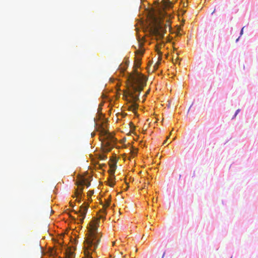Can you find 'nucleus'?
Returning <instances> with one entry per match:
<instances>
[{
  "label": "nucleus",
  "mask_w": 258,
  "mask_h": 258,
  "mask_svg": "<svg viewBox=\"0 0 258 258\" xmlns=\"http://www.w3.org/2000/svg\"><path fill=\"white\" fill-rule=\"evenodd\" d=\"M99 138L103 145V149L96 152L97 159L100 161H105L107 159V154L113 148L111 135L109 130L101 127L98 130Z\"/></svg>",
  "instance_id": "7ed1b4c3"
},
{
  "label": "nucleus",
  "mask_w": 258,
  "mask_h": 258,
  "mask_svg": "<svg viewBox=\"0 0 258 258\" xmlns=\"http://www.w3.org/2000/svg\"><path fill=\"white\" fill-rule=\"evenodd\" d=\"M240 37V36H239V37H238V38H237L236 39V41H235L236 43H237V42L239 41Z\"/></svg>",
  "instance_id": "dca6fc26"
},
{
  "label": "nucleus",
  "mask_w": 258,
  "mask_h": 258,
  "mask_svg": "<svg viewBox=\"0 0 258 258\" xmlns=\"http://www.w3.org/2000/svg\"><path fill=\"white\" fill-rule=\"evenodd\" d=\"M136 37L139 45L147 42V37L157 35L166 31L167 24L162 16L151 21L136 19L135 25Z\"/></svg>",
  "instance_id": "f257e3e1"
},
{
  "label": "nucleus",
  "mask_w": 258,
  "mask_h": 258,
  "mask_svg": "<svg viewBox=\"0 0 258 258\" xmlns=\"http://www.w3.org/2000/svg\"><path fill=\"white\" fill-rule=\"evenodd\" d=\"M103 105V103L102 102H101L98 106V108L97 109V113L96 114L98 116V119H99L101 115H102V106Z\"/></svg>",
  "instance_id": "1a4fd4ad"
},
{
  "label": "nucleus",
  "mask_w": 258,
  "mask_h": 258,
  "mask_svg": "<svg viewBox=\"0 0 258 258\" xmlns=\"http://www.w3.org/2000/svg\"><path fill=\"white\" fill-rule=\"evenodd\" d=\"M146 1V0H141V7H143L145 10H146V6L144 4V3Z\"/></svg>",
  "instance_id": "ddd939ff"
},
{
  "label": "nucleus",
  "mask_w": 258,
  "mask_h": 258,
  "mask_svg": "<svg viewBox=\"0 0 258 258\" xmlns=\"http://www.w3.org/2000/svg\"><path fill=\"white\" fill-rule=\"evenodd\" d=\"M165 254V252H164L161 258H164Z\"/></svg>",
  "instance_id": "a211bd4d"
},
{
  "label": "nucleus",
  "mask_w": 258,
  "mask_h": 258,
  "mask_svg": "<svg viewBox=\"0 0 258 258\" xmlns=\"http://www.w3.org/2000/svg\"><path fill=\"white\" fill-rule=\"evenodd\" d=\"M59 258H61V257H60Z\"/></svg>",
  "instance_id": "4be33fe9"
},
{
  "label": "nucleus",
  "mask_w": 258,
  "mask_h": 258,
  "mask_svg": "<svg viewBox=\"0 0 258 258\" xmlns=\"http://www.w3.org/2000/svg\"><path fill=\"white\" fill-rule=\"evenodd\" d=\"M95 135V134L94 133H91V136H92V138H93Z\"/></svg>",
  "instance_id": "f3484780"
},
{
  "label": "nucleus",
  "mask_w": 258,
  "mask_h": 258,
  "mask_svg": "<svg viewBox=\"0 0 258 258\" xmlns=\"http://www.w3.org/2000/svg\"><path fill=\"white\" fill-rule=\"evenodd\" d=\"M115 177L114 175H112L110 177L109 179V186H114L115 184Z\"/></svg>",
  "instance_id": "9b49d317"
},
{
  "label": "nucleus",
  "mask_w": 258,
  "mask_h": 258,
  "mask_svg": "<svg viewBox=\"0 0 258 258\" xmlns=\"http://www.w3.org/2000/svg\"><path fill=\"white\" fill-rule=\"evenodd\" d=\"M102 97L103 99V101L104 102H110L112 100V97L107 94H103Z\"/></svg>",
  "instance_id": "9d476101"
},
{
  "label": "nucleus",
  "mask_w": 258,
  "mask_h": 258,
  "mask_svg": "<svg viewBox=\"0 0 258 258\" xmlns=\"http://www.w3.org/2000/svg\"><path fill=\"white\" fill-rule=\"evenodd\" d=\"M77 187L75 188L74 197L76 198L77 202L80 204L85 201V195L83 191L84 187L88 188L90 185V181L86 177L79 176L75 181Z\"/></svg>",
  "instance_id": "39448f33"
},
{
  "label": "nucleus",
  "mask_w": 258,
  "mask_h": 258,
  "mask_svg": "<svg viewBox=\"0 0 258 258\" xmlns=\"http://www.w3.org/2000/svg\"><path fill=\"white\" fill-rule=\"evenodd\" d=\"M133 47H135V49H136V47L134 46H133ZM135 53H136L135 57H136V60L139 63H140L141 62V61H142V57L144 55V52L136 49Z\"/></svg>",
  "instance_id": "6e6552de"
},
{
  "label": "nucleus",
  "mask_w": 258,
  "mask_h": 258,
  "mask_svg": "<svg viewBox=\"0 0 258 258\" xmlns=\"http://www.w3.org/2000/svg\"><path fill=\"white\" fill-rule=\"evenodd\" d=\"M230 258H232V256H231L230 257Z\"/></svg>",
  "instance_id": "412c9836"
},
{
  "label": "nucleus",
  "mask_w": 258,
  "mask_h": 258,
  "mask_svg": "<svg viewBox=\"0 0 258 258\" xmlns=\"http://www.w3.org/2000/svg\"><path fill=\"white\" fill-rule=\"evenodd\" d=\"M240 111V109H237L235 113H234V114L233 115L232 117V119H234L236 116L238 115V114L239 113V112Z\"/></svg>",
  "instance_id": "f8f14e48"
},
{
  "label": "nucleus",
  "mask_w": 258,
  "mask_h": 258,
  "mask_svg": "<svg viewBox=\"0 0 258 258\" xmlns=\"http://www.w3.org/2000/svg\"><path fill=\"white\" fill-rule=\"evenodd\" d=\"M244 27H243L241 30H240V33H239V36L241 37L243 34V30H244Z\"/></svg>",
  "instance_id": "4468645a"
},
{
  "label": "nucleus",
  "mask_w": 258,
  "mask_h": 258,
  "mask_svg": "<svg viewBox=\"0 0 258 258\" xmlns=\"http://www.w3.org/2000/svg\"><path fill=\"white\" fill-rule=\"evenodd\" d=\"M57 192H58L57 191V189L56 188V187H55L54 189L53 190V192H54V194L56 195V194H57Z\"/></svg>",
  "instance_id": "2eb2a0df"
},
{
  "label": "nucleus",
  "mask_w": 258,
  "mask_h": 258,
  "mask_svg": "<svg viewBox=\"0 0 258 258\" xmlns=\"http://www.w3.org/2000/svg\"><path fill=\"white\" fill-rule=\"evenodd\" d=\"M129 61L127 60L126 64H125V66L122 69H121L120 71V75H117V73H115L114 75H116V76H112L109 79V82L111 83H116L117 84H119L121 81V76H123L124 75V72L125 70L126 69V68L127 67L128 65Z\"/></svg>",
  "instance_id": "0eeeda50"
},
{
  "label": "nucleus",
  "mask_w": 258,
  "mask_h": 258,
  "mask_svg": "<svg viewBox=\"0 0 258 258\" xmlns=\"http://www.w3.org/2000/svg\"><path fill=\"white\" fill-rule=\"evenodd\" d=\"M89 204L86 201L79 207V211H75V213L77 215V218L72 216V222L75 223L81 224L85 217L88 211Z\"/></svg>",
  "instance_id": "423d86ee"
},
{
  "label": "nucleus",
  "mask_w": 258,
  "mask_h": 258,
  "mask_svg": "<svg viewBox=\"0 0 258 258\" xmlns=\"http://www.w3.org/2000/svg\"><path fill=\"white\" fill-rule=\"evenodd\" d=\"M93 192H89L90 195L91 196L92 194H93Z\"/></svg>",
  "instance_id": "aec40b11"
},
{
  "label": "nucleus",
  "mask_w": 258,
  "mask_h": 258,
  "mask_svg": "<svg viewBox=\"0 0 258 258\" xmlns=\"http://www.w3.org/2000/svg\"><path fill=\"white\" fill-rule=\"evenodd\" d=\"M101 237V235L98 232V229L94 228L85 239L84 247L89 258H94L97 255L96 249L100 243Z\"/></svg>",
  "instance_id": "20e7f679"
},
{
  "label": "nucleus",
  "mask_w": 258,
  "mask_h": 258,
  "mask_svg": "<svg viewBox=\"0 0 258 258\" xmlns=\"http://www.w3.org/2000/svg\"><path fill=\"white\" fill-rule=\"evenodd\" d=\"M94 121H95V122H96V120H97L96 118H94Z\"/></svg>",
  "instance_id": "6ab92c4d"
},
{
  "label": "nucleus",
  "mask_w": 258,
  "mask_h": 258,
  "mask_svg": "<svg viewBox=\"0 0 258 258\" xmlns=\"http://www.w3.org/2000/svg\"><path fill=\"white\" fill-rule=\"evenodd\" d=\"M146 86V82L140 78L128 79L123 95L125 101L132 108L137 109L139 107L140 93Z\"/></svg>",
  "instance_id": "f03ea898"
}]
</instances>
